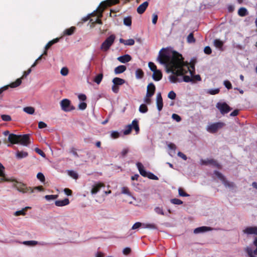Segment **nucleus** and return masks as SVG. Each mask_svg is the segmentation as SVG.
<instances>
[{
	"instance_id": "5",
	"label": "nucleus",
	"mask_w": 257,
	"mask_h": 257,
	"mask_svg": "<svg viewBox=\"0 0 257 257\" xmlns=\"http://www.w3.org/2000/svg\"><path fill=\"white\" fill-rule=\"evenodd\" d=\"M115 39V36L114 35L112 34L109 36L102 43L100 46V49L104 52L108 51L110 47L114 43Z\"/></svg>"
},
{
	"instance_id": "15",
	"label": "nucleus",
	"mask_w": 257,
	"mask_h": 257,
	"mask_svg": "<svg viewBox=\"0 0 257 257\" xmlns=\"http://www.w3.org/2000/svg\"><path fill=\"white\" fill-rule=\"evenodd\" d=\"M156 91L155 85L153 83H150L147 86L146 97H151L154 95Z\"/></svg>"
},
{
	"instance_id": "56",
	"label": "nucleus",
	"mask_w": 257,
	"mask_h": 257,
	"mask_svg": "<svg viewBox=\"0 0 257 257\" xmlns=\"http://www.w3.org/2000/svg\"><path fill=\"white\" fill-rule=\"evenodd\" d=\"M31 68H29L28 70L24 71L23 72V75L21 78L22 79L26 78L31 72Z\"/></svg>"
},
{
	"instance_id": "25",
	"label": "nucleus",
	"mask_w": 257,
	"mask_h": 257,
	"mask_svg": "<svg viewBox=\"0 0 257 257\" xmlns=\"http://www.w3.org/2000/svg\"><path fill=\"white\" fill-rule=\"evenodd\" d=\"M126 69V67L124 65H119L115 68L114 72L115 74H118L124 72Z\"/></svg>"
},
{
	"instance_id": "37",
	"label": "nucleus",
	"mask_w": 257,
	"mask_h": 257,
	"mask_svg": "<svg viewBox=\"0 0 257 257\" xmlns=\"http://www.w3.org/2000/svg\"><path fill=\"white\" fill-rule=\"evenodd\" d=\"M38 243V242L35 240L24 241L23 242V244L28 246H35Z\"/></svg>"
},
{
	"instance_id": "12",
	"label": "nucleus",
	"mask_w": 257,
	"mask_h": 257,
	"mask_svg": "<svg viewBox=\"0 0 257 257\" xmlns=\"http://www.w3.org/2000/svg\"><path fill=\"white\" fill-rule=\"evenodd\" d=\"M242 232L246 235H257V226H252L245 227Z\"/></svg>"
},
{
	"instance_id": "2",
	"label": "nucleus",
	"mask_w": 257,
	"mask_h": 257,
	"mask_svg": "<svg viewBox=\"0 0 257 257\" xmlns=\"http://www.w3.org/2000/svg\"><path fill=\"white\" fill-rule=\"evenodd\" d=\"M30 137V134L17 135L10 134L8 137V141L12 144H19L24 146H28L31 143Z\"/></svg>"
},
{
	"instance_id": "6",
	"label": "nucleus",
	"mask_w": 257,
	"mask_h": 257,
	"mask_svg": "<svg viewBox=\"0 0 257 257\" xmlns=\"http://www.w3.org/2000/svg\"><path fill=\"white\" fill-rule=\"evenodd\" d=\"M133 128L135 130L137 134L139 133L140 131V127L139 125V122L136 119L133 120L132 124L125 126V129L123 131V134L124 135L130 134Z\"/></svg>"
},
{
	"instance_id": "51",
	"label": "nucleus",
	"mask_w": 257,
	"mask_h": 257,
	"mask_svg": "<svg viewBox=\"0 0 257 257\" xmlns=\"http://www.w3.org/2000/svg\"><path fill=\"white\" fill-rule=\"evenodd\" d=\"M37 178L39 179L41 182H45V176L42 173H38L37 175Z\"/></svg>"
},
{
	"instance_id": "1",
	"label": "nucleus",
	"mask_w": 257,
	"mask_h": 257,
	"mask_svg": "<svg viewBox=\"0 0 257 257\" xmlns=\"http://www.w3.org/2000/svg\"><path fill=\"white\" fill-rule=\"evenodd\" d=\"M158 59L160 63L165 64L168 68V71L175 73L177 75H183L186 71H183L182 66L184 64L183 58L181 54L174 51L170 56L165 53H159Z\"/></svg>"
},
{
	"instance_id": "27",
	"label": "nucleus",
	"mask_w": 257,
	"mask_h": 257,
	"mask_svg": "<svg viewBox=\"0 0 257 257\" xmlns=\"http://www.w3.org/2000/svg\"><path fill=\"white\" fill-rule=\"evenodd\" d=\"M214 46L218 48L220 50H223L222 47L223 46V42L219 39H215L213 42Z\"/></svg>"
},
{
	"instance_id": "60",
	"label": "nucleus",
	"mask_w": 257,
	"mask_h": 257,
	"mask_svg": "<svg viewBox=\"0 0 257 257\" xmlns=\"http://www.w3.org/2000/svg\"><path fill=\"white\" fill-rule=\"evenodd\" d=\"M204 52L206 54L209 55L212 53V50L209 46H206L204 48Z\"/></svg>"
},
{
	"instance_id": "59",
	"label": "nucleus",
	"mask_w": 257,
	"mask_h": 257,
	"mask_svg": "<svg viewBox=\"0 0 257 257\" xmlns=\"http://www.w3.org/2000/svg\"><path fill=\"white\" fill-rule=\"evenodd\" d=\"M111 137L113 139H117L119 137V134L116 131H112L111 133Z\"/></svg>"
},
{
	"instance_id": "55",
	"label": "nucleus",
	"mask_w": 257,
	"mask_h": 257,
	"mask_svg": "<svg viewBox=\"0 0 257 257\" xmlns=\"http://www.w3.org/2000/svg\"><path fill=\"white\" fill-rule=\"evenodd\" d=\"M223 84L228 89H230L232 88V84L229 81L225 80L223 82Z\"/></svg>"
},
{
	"instance_id": "35",
	"label": "nucleus",
	"mask_w": 257,
	"mask_h": 257,
	"mask_svg": "<svg viewBox=\"0 0 257 257\" xmlns=\"http://www.w3.org/2000/svg\"><path fill=\"white\" fill-rule=\"evenodd\" d=\"M103 77V75L102 73H101L98 74L97 75H96L94 77L93 81L97 84H99L102 80Z\"/></svg>"
},
{
	"instance_id": "29",
	"label": "nucleus",
	"mask_w": 257,
	"mask_h": 257,
	"mask_svg": "<svg viewBox=\"0 0 257 257\" xmlns=\"http://www.w3.org/2000/svg\"><path fill=\"white\" fill-rule=\"evenodd\" d=\"M28 153L24 151H17L16 153L17 158L18 159H22L28 156Z\"/></svg>"
},
{
	"instance_id": "62",
	"label": "nucleus",
	"mask_w": 257,
	"mask_h": 257,
	"mask_svg": "<svg viewBox=\"0 0 257 257\" xmlns=\"http://www.w3.org/2000/svg\"><path fill=\"white\" fill-rule=\"evenodd\" d=\"M142 225V223L139 222L135 223L132 227V229H136L140 228Z\"/></svg>"
},
{
	"instance_id": "43",
	"label": "nucleus",
	"mask_w": 257,
	"mask_h": 257,
	"mask_svg": "<svg viewBox=\"0 0 257 257\" xmlns=\"http://www.w3.org/2000/svg\"><path fill=\"white\" fill-rule=\"evenodd\" d=\"M143 225L146 228H149L152 229H156L157 228L156 225L154 223H146L143 224Z\"/></svg>"
},
{
	"instance_id": "17",
	"label": "nucleus",
	"mask_w": 257,
	"mask_h": 257,
	"mask_svg": "<svg viewBox=\"0 0 257 257\" xmlns=\"http://www.w3.org/2000/svg\"><path fill=\"white\" fill-rule=\"evenodd\" d=\"M105 186L104 184L102 183L99 182L94 184L92 186L91 190V193L92 195L96 194L102 187Z\"/></svg>"
},
{
	"instance_id": "3",
	"label": "nucleus",
	"mask_w": 257,
	"mask_h": 257,
	"mask_svg": "<svg viewBox=\"0 0 257 257\" xmlns=\"http://www.w3.org/2000/svg\"><path fill=\"white\" fill-rule=\"evenodd\" d=\"M3 177V179H1L2 180L13 182V186L20 192L23 193H26L29 191L31 193L34 192L33 189L31 187H27L26 184L22 183V182H18L14 179L6 178L4 175Z\"/></svg>"
},
{
	"instance_id": "33",
	"label": "nucleus",
	"mask_w": 257,
	"mask_h": 257,
	"mask_svg": "<svg viewBox=\"0 0 257 257\" xmlns=\"http://www.w3.org/2000/svg\"><path fill=\"white\" fill-rule=\"evenodd\" d=\"M154 211L157 214L161 215H167L169 216L168 214L165 213L162 207H160L159 206L156 207L154 208Z\"/></svg>"
},
{
	"instance_id": "64",
	"label": "nucleus",
	"mask_w": 257,
	"mask_h": 257,
	"mask_svg": "<svg viewBox=\"0 0 257 257\" xmlns=\"http://www.w3.org/2000/svg\"><path fill=\"white\" fill-rule=\"evenodd\" d=\"M128 151H129V150L128 148L123 149L122 150V151L120 152L121 156H122V157H125L126 155V154L128 153Z\"/></svg>"
},
{
	"instance_id": "42",
	"label": "nucleus",
	"mask_w": 257,
	"mask_h": 257,
	"mask_svg": "<svg viewBox=\"0 0 257 257\" xmlns=\"http://www.w3.org/2000/svg\"><path fill=\"white\" fill-rule=\"evenodd\" d=\"M148 108L145 104H142L140 106L139 111L141 113H146L148 111Z\"/></svg>"
},
{
	"instance_id": "50",
	"label": "nucleus",
	"mask_w": 257,
	"mask_h": 257,
	"mask_svg": "<svg viewBox=\"0 0 257 257\" xmlns=\"http://www.w3.org/2000/svg\"><path fill=\"white\" fill-rule=\"evenodd\" d=\"M171 202L174 204L180 205L183 203V202L178 199L174 198L170 200Z\"/></svg>"
},
{
	"instance_id": "10",
	"label": "nucleus",
	"mask_w": 257,
	"mask_h": 257,
	"mask_svg": "<svg viewBox=\"0 0 257 257\" xmlns=\"http://www.w3.org/2000/svg\"><path fill=\"white\" fill-rule=\"evenodd\" d=\"M101 3L100 4L99 6L98 7L96 11H94L91 15L95 16L96 15V13L98 14V18L96 19L95 21V23H97L98 24L102 25V21L99 19L102 16V13L104 11V10L108 7H110L111 6H107L105 8L104 5L103 6H101Z\"/></svg>"
},
{
	"instance_id": "54",
	"label": "nucleus",
	"mask_w": 257,
	"mask_h": 257,
	"mask_svg": "<svg viewBox=\"0 0 257 257\" xmlns=\"http://www.w3.org/2000/svg\"><path fill=\"white\" fill-rule=\"evenodd\" d=\"M168 97L171 99H175L176 97V93L173 91H171L168 94Z\"/></svg>"
},
{
	"instance_id": "39",
	"label": "nucleus",
	"mask_w": 257,
	"mask_h": 257,
	"mask_svg": "<svg viewBox=\"0 0 257 257\" xmlns=\"http://www.w3.org/2000/svg\"><path fill=\"white\" fill-rule=\"evenodd\" d=\"M123 24L125 26H131L132 25V18L131 17H127L123 19Z\"/></svg>"
},
{
	"instance_id": "52",
	"label": "nucleus",
	"mask_w": 257,
	"mask_h": 257,
	"mask_svg": "<svg viewBox=\"0 0 257 257\" xmlns=\"http://www.w3.org/2000/svg\"><path fill=\"white\" fill-rule=\"evenodd\" d=\"M68 69L67 67H63L60 71V73L63 76H66L68 74Z\"/></svg>"
},
{
	"instance_id": "20",
	"label": "nucleus",
	"mask_w": 257,
	"mask_h": 257,
	"mask_svg": "<svg viewBox=\"0 0 257 257\" xmlns=\"http://www.w3.org/2000/svg\"><path fill=\"white\" fill-rule=\"evenodd\" d=\"M149 6V2L146 1L141 4L137 8V12L139 14L142 15L146 11Z\"/></svg>"
},
{
	"instance_id": "61",
	"label": "nucleus",
	"mask_w": 257,
	"mask_h": 257,
	"mask_svg": "<svg viewBox=\"0 0 257 257\" xmlns=\"http://www.w3.org/2000/svg\"><path fill=\"white\" fill-rule=\"evenodd\" d=\"M86 107L87 104L84 102H81L78 105L79 109L81 110H84Z\"/></svg>"
},
{
	"instance_id": "9",
	"label": "nucleus",
	"mask_w": 257,
	"mask_h": 257,
	"mask_svg": "<svg viewBox=\"0 0 257 257\" xmlns=\"http://www.w3.org/2000/svg\"><path fill=\"white\" fill-rule=\"evenodd\" d=\"M61 109L66 112L70 111L75 109V107L71 105V101L68 99H63L60 102Z\"/></svg>"
},
{
	"instance_id": "48",
	"label": "nucleus",
	"mask_w": 257,
	"mask_h": 257,
	"mask_svg": "<svg viewBox=\"0 0 257 257\" xmlns=\"http://www.w3.org/2000/svg\"><path fill=\"white\" fill-rule=\"evenodd\" d=\"M149 67L150 68V70L152 71L153 72L158 70L157 69L156 65L152 62H150L148 64Z\"/></svg>"
},
{
	"instance_id": "22",
	"label": "nucleus",
	"mask_w": 257,
	"mask_h": 257,
	"mask_svg": "<svg viewBox=\"0 0 257 257\" xmlns=\"http://www.w3.org/2000/svg\"><path fill=\"white\" fill-rule=\"evenodd\" d=\"M162 73L161 70H157L153 72V78L155 81H159L162 78Z\"/></svg>"
},
{
	"instance_id": "31",
	"label": "nucleus",
	"mask_w": 257,
	"mask_h": 257,
	"mask_svg": "<svg viewBox=\"0 0 257 257\" xmlns=\"http://www.w3.org/2000/svg\"><path fill=\"white\" fill-rule=\"evenodd\" d=\"M30 208V207L29 206H27V207H26L25 208H23L22 210H19V211H16L14 215L15 216H19V215H25L26 214V213H25V211L28 209H29Z\"/></svg>"
},
{
	"instance_id": "32",
	"label": "nucleus",
	"mask_w": 257,
	"mask_h": 257,
	"mask_svg": "<svg viewBox=\"0 0 257 257\" xmlns=\"http://www.w3.org/2000/svg\"><path fill=\"white\" fill-rule=\"evenodd\" d=\"M22 83V79L21 78L17 79L15 82H12L10 84V85H8L9 87H11V88H15L21 85Z\"/></svg>"
},
{
	"instance_id": "23",
	"label": "nucleus",
	"mask_w": 257,
	"mask_h": 257,
	"mask_svg": "<svg viewBox=\"0 0 257 257\" xmlns=\"http://www.w3.org/2000/svg\"><path fill=\"white\" fill-rule=\"evenodd\" d=\"M57 206L62 207L69 204V200L68 198H65L62 200H57L55 202Z\"/></svg>"
},
{
	"instance_id": "40",
	"label": "nucleus",
	"mask_w": 257,
	"mask_h": 257,
	"mask_svg": "<svg viewBox=\"0 0 257 257\" xmlns=\"http://www.w3.org/2000/svg\"><path fill=\"white\" fill-rule=\"evenodd\" d=\"M58 197V195H47L45 196L44 198L47 201H51L56 199Z\"/></svg>"
},
{
	"instance_id": "14",
	"label": "nucleus",
	"mask_w": 257,
	"mask_h": 257,
	"mask_svg": "<svg viewBox=\"0 0 257 257\" xmlns=\"http://www.w3.org/2000/svg\"><path fill=\"white\" fill-rule=\"evenodd\" d=\"M120 0H106L101 2V6L104 5V8L107 6H113L119 3ZM130 0H124L123 4H126L130 2Z\"/></svg>"
},
{
	"instance_id": "16",
	"label": "nucleus",
	"mask_w": 257,
	"mask_h": 257,
	"mask_svg": "<svg viewBox=\"0 0 257 257\" xmlns=\"http://www.w3.org/2000/svg\"><path fill=\"white\" fill-rule=\"evenodd\" d=\"M214 174L218 179H219L222 182V183L226 187L233 186V184L232 183H230L227 181H226L224 176L219 172L215 171Z\"/></svg>"
},
{
	"instance_id": "28",
	"label": "nucleus",
	"mask_w": 257,
	"mask_h": 257,
	"mask_svg": "<svg viewBox=\"0 0 257 257\" xmlns=\"http://www.w3.org/2000/svg\"><path fill=\"white\" fill-rule=\"evenodd\" d=\"M112 82L115 85H121L125 83V80L122 78L115 77L112 79Z\"/></svg>"
},
{
	"instance_id": "24",
	"label": "nucleus",
	"mask_w": 257,
	"mask_h": 257,
	"mask_svg": "<svg viewBox=\"0 0 257 257\" xmlns=\"http://www.w3.org/2000/svg\"><path fill=\"white\" fill-rule=\"evenodd\" d=\"M76 28L74 26H72L68 29H66L63 32V35L65 36H70L72 35L76 31Z\"/></svg>"
},
{
	"instance_id": "19",
	"label": "nucleus",
	"mask_w": 257,
	"mask_h": 257,
	"mask_svg": "<svg viewBox=\"0 0 257 257\" xmlns=\"http://www.w3.org/2000/svg\"><path fill=\"white\" fill-rule=\"evenodd\" d=\"M156 100L157 109L160 111L163 107V98L160 92L157 93Z\"/></svg>"
},
{
	"instance_id": "21",
	"label": "nucleus",
	"mask_w": 257,
	"mask_h": 257,
	"mask_svg": "<svg viewBox=\"0 0 257 257\" xmlns=\"http://www.w3.org/2000/svg\"><path fill=\"white\" fill-rule=\"evenodd\" d=\"M132 57L128 54H125L124 55L118 57L117 59L122 63H125L128 62L132 60Z\"/></svg>"
},
{
	"instance_id": "45",
	"label": "nucleus",
	"mask_w": 257,
	"mask_h": 257,
	"mask_svg": "<svg viewBox=\"0 0 257 257\" xmlns=\"http://www.w3.org/2000/svg\"><path fill=\"white\" fill-rule=\"evenodd\" d=\"M68 174L73 179H76L78 178V175L77 173L74 171L68 170Z\"/></svg>"
},
{
	"instance_id": "44",
	"label": "nucleus",
	"mask_w": 257,
	"mask_h": 257,
	"mask_svg": "<svg viewBox=\"0 0 257 257\" xmlns=\"http://www.w3.org/2000/svg\"><path fill=\"white\" fill-rule=\"evenodd\" d=\"M187 42L189 43H194L195 42V39L194 38L192 33L189 34L188 36Z\"/></svg>"
},
{
	"instance_id": "18",
	"label": "nucleus",
	"mask_w": 257,
	"mask_h": 257,
	"mask_svg": "<svg viewBox=\"0 0 257 257\" xmlns=\"http://www.w3.org/2000/svg\"><path fill=\"white\" fill-rule=\"evenodd\" d=\"M212 230V228L208 226H201L195 228L193 232L194 234L202 233Z\"/></svg>"
},
{
	"instance_id": "46",
	"label": "nucleus",
	"mask_w": 257,
	"mask_h": 257,
	"mask_svg": "<svg viewBox=\"0 0 257 257\" xmlns=\"http://www.w3.org/2000/svg\"><path fill=\"white\" fill-rule=\"evenodd\" d=\"M1 118L3 121H10L12 120V117L10 115L7 114L1 115Z\"/></svg>"
},
{
	"instance_id": "58",
	"label": "nucleus",
	"mask_w": 257,
	"mask_h": 257,
	"mask_svg": "<svg viewBox=\"0 0 257 257\" xmlns=\"http://www.w3.org/2000/svg\"><path fill=\"white\" fill-rule=\"evenodd\" d=\"M121 193L123 194H127L130 196H131V194L130 192L128 189L126 187H122L121 188Z\"/></svg>"
},
{
	"instance_id": "11",
	"label": "nucleus",
	"mask_w": 257,
	"mask_h": 257,
	"mask_svg": "<svg viewBox=\"0 0 257 257\" xmlns=\"http://www.w3.org/2000/svg\"><path fill=\"white\" fill-rule=\"evenodd\" d=\"M216 106L223 115L227 113L232 109L226 102H218Z\"/></svg>"
},
{
	"instance_id": "34",
	"label": "nucleus",
	"mask_w": 257,
	"mask_h": 257,
	"mask_svg": "<svg viewBox=\"0 0 257 257\" xmlns=\"http://www.w3.org/2000/svg\"><path fill=\"white\" fill-rule=\"evenodd\" d=\"M59 41V38H55L50 41H49L45 46V49L48 50L49 49L53 44L58 42Z\"/></svg>"
},
{
	"instance_id": "63",
	"label": "nucleus",
	"mask_w": 257,
	"mask_h": 257,
	"mask_svg": "<svg viewBox=\"0 0 257 257\" xmlns=\"http://www.w3.org/2000/svg\"><path fill=\"white\" fill-rule=\"evenodd\" d=\"M35 151L38 154L40 155L41 156L45 157V153L41 149L36 148L35 149Z\"/></svg>"
},
{
	"instance_id": "30",
	"label": "nucleus",
	"mask_w": 257,
	"mask_h": 257,
	"mask_svg": "<svg viewBox=\"0 0 257 257\" xmlns=\"http://www.w3.org/2000/svg\"><path fill=\"white\" fill-rule=\"evenodd\" d=\"M248 14L247 9L243 7L240 8L238 11V15L240 17H244Z\"/></svg>"
},
{
	"instance_id": "53",
	"label": "nucleus",
	"mask_w": 257,
	"mask_h": 257,
	"mask_svg": "<svg viewBox=\"0 0 257 257\" xmlns=\"http://www.w3.org/2000/svg\"><path fill=\"white\" fill-rule=\"evenodd\" d=\"M178 193L180 196L187 197L189 196V195L185 193L181 188H179Z\"/></svg>"
},
{
	"instance_id": "47",
	"label": "nucleus",
	"mask_w": 257,
	"mask_h": 257,
	"mask_svg": "<svg viewBox=\"0 0 257 257\" xmlns=\"http://www.w3.org/2000/svg\"><path fill=\"white\" fill-rule=\"evenodd\" d=\"M220 89L219 88H216L214 89H209L208 90V93L211 95H215L219 93Z\"/></svg>"
},
{
	"instance_id": "57",
	"label": "nucleus",
	"mask_w": 257,
	"mask_h": 257,
	"mask_svg": "<svg viewBox=\"0 0 257 257\" xmlns=\"http://www.w3.org/2000/svg\"><path fill=\"white\" fill-rule=\"evenodd\" d=\"M172 117L173 119L176 120L177 122H179L181 120V117L179 115L175 113H173L172 114Z\"/></svg>"
},
{
	"instance_id": "49",
	"label": "nucleus",
	"mask_w": 257,
	"mask_h": 257,
	"mask_svg": "<svg viewBox=\"0 0 257 257\" xmlns=\"http://www.w3.org/2000/svg\"><path fill=\"white\" fill-rule=\"evenodd\" d=\"M191 78L192 79V82H194L196 81H200L201 80V78L199 75H191Z\"/></svg>"
},
{
	"instance_id": "41",
	"label": "nucleus",
	"mask_w": 257,
	"mask_h": 257,
	"mask_svg": "<svg viewBox=\"0 0 257 257\" xmlns=\"http://www.w3.org/2000/svg\"><path fill=\"white\" fill-rule=\"evenodd\" d=\"M173 74H175L176 76L174 75H172L170 76L169 79H170V81L172 83H176L177 82H181V81H180L179 80V79L178 78V77H177L178 75L175 73H173Z\"/></svg>"
},
{
	"instance_id": "4",
	"label": "nucleus",
	"mask_w": 257,
	"mask_h": 257,
	"mask_svg": "<svg viewBox=\"0 0 257 257\" xmlns=\"http://www.w3.org/2000/svg\"><path fill=\"white\" fill-rule=\"evenodd\" d=\"M137 168L139 171V172L140 174L145 177H148V178L152 180H158V177L156 176H155L154 174L151 172H147L144 166L142 165L141 163H138L137 164Z\"/></svg>"
},
{
	"instance_id": "7",
	"label": "nucleus",
	"mask_w": 257,
	"mask_h": 257,
	"mask_svg": "<svg viewBox=\"0 0 257 257\" xmlns=\"http://www.w3.org/2000/svg\"><path fill=\"white\" fill-rule=\"evenodd\" d=\"M225 125L223 122H217L212 123L207 126V131L212 134L216 133L219 130L222 128Z\"/></svg>"
},
{
	"instance_id": "8",
	"label": "nucleus",
	"mask_w": 257,
	"mask_h": 257,
	"mask_svg": "<svg viewBox=\"0 0 257 257\" xmlns=\"http://www.w3.org/2000/svg\"><path fill=\"white\" fill-rule=\"evenodd\" d=\"M195 61H191L190 63L184 61V64L182 66V69L183 71H186V72L184 74L187 73L188 71H189L191 75L194 74L195 73Z\"/></svg>"
},
{
	"instance_id": "13",
	"label": "nucleus",
	"mask_w": 257,
	"mask_h": 257,
	"mask_svg": "<svg viewBox=\"0 0 257 257\" xmlns=\"http://www.w3.org/2000/svg\"><path fill=\"white\" fill-rule=\"evenodd\" d=\"M253 244L256 246V249L252 250L249 247L245 248V251L247 253L249 257H256L257 255V237L253 241Z\"/></svg>"
},
{
	"instance_id": "36",
	"label": "nucleus",
	"mask_w": 257,
	"mask_h": 257,
	"mask_svg": "<svg viewBox=\"0 0 257 257\" xmlns=\"http://www.w3.org/2000/svg\"><path fill=\"white\" fill-rule=\"evenodd\" d=\"M23 110L28 114H32L35 112V108L32 106H27L24 107Z\"/></svg>"
},
{
	"instance_id": "26",
	"label": "nucleus",
	"mask_w": 257,
	"mask_h": 257,
	"mask_svg": "<svg viewBox=\"0 0 257 257\" xmlns=\"http://www.w3.org/2000/svg\"><path fill=\"white\" fill-rule=\"evenodd\" d=\"M119 42L124 44L125 45L132 46L135 44V40L133 39L125 40L122 38H120L119 39Z\"/></svg>"
},
{
	"instance_id": "38",
	"label": "nucleus",
	"mask_w": 257,
	"mask_h": 257,
	"mask_svg": "<svg viewBox=\"0 0 257 257\" xmlns=\"http://www.w3.org/2000/svg\"><path fill=\"white\" fill-rule=\"evenodd\" d=\"M144 72L141 69H138L136 71V76L138 79L142 78L144 76Z\"/></svg>"
}]
</instances>
